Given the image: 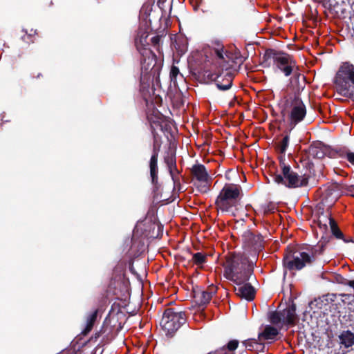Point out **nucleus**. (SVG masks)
<instances>
[{
	"label": "nucleus",
	"mask_w": 354,
	"mask_h": 354,
	"mask_svg": "<svg viewBox=\"0 0 354 354\" xmlns=\"http://www.w3.org/2000/svg\"><path fill=\"white\" fill-rule=\"evenodd\" d=\"M270 59L273 61V65L286 77L290 76L295 68L297 69V63L293 57L283 51L267 49L262 57L261 64L265 67H269Z\"/></svg>",
	"instance_id": "nucleus-4"
},
{
	"label": "nucleus",
	"mask_w": 354,
	"mask_h": 354,
	"mask_svg": "<svg viewBox=\"0 0 354 354\" xmlns=\"http://www.w3.org/2000/svg\"><path fill=\"white\" fill-rule=\"evenodd\" d=\"M98 313H99V310L95 309L91 313L88 314V315L86 316V326H85L84 329L82 331V334L83 335L85 336V335H88L92 330V329L97 321Z\"/></svg>",
	"instance_id": "nucleus-20"
},
{
	"label": "nucleus",
	"mask_w": 354,
	"mask_h": 354,
	"mask_svg": "<svg viewBox=\"0 0 354 354\" xmlns=\"http://www.w3.org/2000/svg\"><path fill=\"white\" fill-rule=\"evenodd\" d=\"M278 160H279V165L280 169H283L285 167L290 166V165L286 162V153H279Z\"/></svg>",
	"instance_id": "nucleus-36"
},
{
	"label": "nucleus",
	"mask_w": 354,
	"mask_h": 354,
	"mask_svg": "<svg viewBox=\"0 0 354 354\" xmlns=\"http://www.w3.org/2000/svg\"><path fill=\"white\" fill-rule=\"evenodd\" d=\"M272 178L275 183L283 185L288 189L302 187L308 183V178L297 174L290 165L281 169V174L274 173Z\"/></svg>",
	"instance_id": "nucleus-9"
},
{
	"label": "nucleus",
	"mask_w": 354,
	"mask_h": 354,
	"mask_svg": "<svg viewBox=\"0 0 354 354\" xmlns=\"http://www.w3.org/2000/svg\"><path fill=\"white\" fill-rule=\"evenodd\" d=\"M162 228H163L162 226L158 225V231L161 230V233H162Z\"/></svg>",
	"instance_id": "nucleus-45"
},
{
	"label": "nucleus",
	"mask_w": 354,
	"mask_h": 354,
	"mask_svg": "<svg viewBox=\"0 0 354 354\" xmlns=\"http://www.w3.org/2000/svg\"><path fill=\"white\" fill-rule=\"evenodd\" d=\"M340 343L348 348L354 344V333L350 330L344 331L339 335Z\"/></svg>",
	"instance_id": "nucleus-28"
},
{
	"label": "nucleus",
	"mask_w": 354,
	"mask_h": 354,
	"mask_svg": "<svg viewBox=\"0 0 354 354\" xmlns=\"http://www.w3.org/2000/svg\"><path fill=\"white\" fill-rule=\"evenodd\" d=\"M335 151V149H331L321 142L310 145L306 150L308 157L318 159H322L326 156L330 158H336Z\"/></svg>",
	"instance_id": "nucleus-13"
},
{
	"label": "nucleus",
	"mask_w": 354,
	"mask_h": 354,
	"mask_svg": "<svg viewBox=\"0 0 354 354\" xmlns=\"http://www.w3.org/2000/svg\"><path fill=\"white\" fill-rule=\"evenodd\" d=\"M330 218H333L330 211H326V213L317 216L318 226L324 232H326L328 230V223L329 224Z\"/></svg>",
	"instance_id": "nucleus-27"
},
{
	"label": "nucleus",
	"mask_w": 354,
	"mask_h": 354,
	"mask_svg": "<svg viewBox=\"0 0 354 354\" xmlns=\"http://www.w3.org/2000/svg\"><path fill=\"white\" fill-rule=\"evenodd\" d=\"M215 54L218 58L217 62L221 71L217 73L207 71V77L209 80L215 82L216 87L220 91L229 90L232 86L235 73L241 63L237 66L232 54L228 51L224 52L223 47L215 49Z\"/></svg>",
	"instance_id": "nucleus-2"
},
{
	"label": "nucleus",
	"mask_w": 354,
	"mask_h": 354,
	"mask_svg": "<svg viewBox=\"0 0 354 354\" xmlns=\"http://www.w3.org/2000/svg\"><path fill=\"white\" fill-rule=\"evenodd\" d=\"M178 75H180L182 78H183V75L180 73L179 68L177 66L173 65L170 70L169 77L171 82H173L174 86H176L177 84Z\"/></svg>",
	"instance_id": "nucleus-34"
},
{
	"label": "nucleus",
	"mask_w": 354,
	"mask_h": 354,
	"mask_svg": "<svg viewBox=\"0 0 354 354\" xmlns=\"http://www.w3.org/2000/svg\"><path fill=\"white\" fill-rule=\"evenodd\" d=\"M343 189L345 190V192L347 194H349L351 196L354 197V185L343 186Z\"/></svg>",
	"instance_id": "nucleus-40"
},
{
	"label": "nucleus",
	"mask_w": 354,
	"mask_h": 354,
	"mask_svg": "<svg viewBox=\"0 0 354 354\" xmlns=\"http://www.w3.org/2000/svg\"><path fill=\"white\" fill-rule=\"evenodd\" d=\"M321 196L320 198L328 203V205H332L335 203L341 193L343 192V185L337 183H328L320 188Z\"/></svg>",
	"instance_id": "nucleus-12"
},
{
	"label": "nucleus",
	"mask_w": 354,
	"mask_h": 354,
	"mask_svg": "<svg viewBox=\"0 0 354 354\" xmlns=\"http://www.w3.org/2000/svg\"><path fill=\"white\" fill-rule=\"evenodd\" d=\"M185 50L186 49L185 47L184 46L182 48H180L178 51L180 54H184L185 53Z\"/></svg>",
	"instance_id": "nucleus-43"
},
{
	"label": "nucleus",
	"mask_w": 354,
	"mask_h": 354,
	"mask_svg": "<svg viewBox=\"0 0 354 354\" xmlns=\"http://www.w3.org/2000/svg\"><path fill=\"white\" fill-rule=\"evenodd\" d=\"M217 287L212 284L206 290L199 286L193 288V297L195 303L198 306H205L207 304L212 296L216 293Z\"/></svg>",
	"instance_id": "nucleus-14"
},
{
	"label": "nucleus",
	"mask_w": 354,
	"mask_h": 354,
	"mask_svg": "<svg viewBox=\"0 0 354 354\" xmlns=\"http://www.w3.org/2000/svg\"><path fill=\"white\" fill-rule=\"evenodd\" d=\"M164 162L167 167H173L176 164V150L169 148L164 156Z\"/></svg>",
	"instance_id": "nucleus-29"
},
{
	"label": "nucleus",
	"mask_w": 354,
	"mask_h": 354,
	"mask_svg": "<svg viewBox=\"0 0 354 354\" xmlns=\"http://www.w3.org/2000/svg\"><path fill=\"white\" fill-rule=\"evenodd\" d=\"M300 87L289 93L285 100V108L290 110L289 120L291 129L301 122L306 115V108L301 98Z\"/></svg>",
	"instance_id": "nucleus-6"
},
{
	"label": "nucleus",
	"mask_w": 354,
	"mask_h": 354,
	"mask_svg": "<svg viewBox=\"0 0 354 354\" xmlns=\"http://www.w3.org/2000/svg\"><path fill=\"white\" fill-rule=\"evenodd\" d=\"M332 207V205H328V203H325V201L321 198L320 201L315 207V215L318 216L326 213V211H330Z\"/></svg>",
	"instance_id": "nucleus-32"
},
{
	"label": "nucleus",
	"mask_w": 354,
	"mask_h": 354,
	"mask_svg": "<svg viewBox=\"0 0 354 354\" xmlns=\"http://www.w3.org/2000/svg\"><path fill=\"white\" fill-rule=\"evenodd\" d=\"M291 129L288 131H286L285 135H282V139L275 144V147L279 153H283L286 152V150L289 146L290 142V133Z\"/></svg>",
	"instance_id": "nucleus-24"
},
{
	"label": "nucleus",
	"mask_w": 354,
	"mask_h": 354,
	"mask_svg": "<svg viewBox=\"0 0 354 354\" xmlns=\"http://www.w3.org/2000/svg\"><path fill=\"white\" fill-rule=\"evenodd\" d=\"M149 36V33L146 30L142 29L138 30V35L135 39V44L140 53L145 49H151L148 47L149 46V43L148 41Z\"/></svg>",
	"instance_id": "nucleus-17"
},
{
	"label": "nucleus",
	"mask_w": 354,
	"mask_h": 354,
	"mask_svg": "<svg viewBox=\"0 0 354 354\" xmlns=\"http://www.w3.org/2000/svg\"><path fill=\"white\" fill-rule=\"evenodd\" d=\"M153 136V150L152 155L151 156L149 167V173L151 182L153 186V192L155 194H158L159 192L161 184L158 182V159L159 152L160 151L161 148V141L158 135L152 131Z\"/></svg>",
	"instance_id": "nucleus-11"
},
{
	"label": "nucleus",
	"mask_w": 354,
	"mask_h": 354,
	"mask_svg": "<svg viewBox=\"0 0 354 354\" xmlns=\"http://www.w3.org/2000/svg\"><path fill=\"white\" fill-rule=\"evenodd\" d=\"M21 33V39L24 42L30 44L35 42L37 35V30L32 28L29 31L26 29H22Z\"/></svg>",
	"instance_id": "nucleus-26"
},
{
	"label": "nucleus",
	"mask_w": 354,
	"mask_h": 354,
	"mask_svg": "<svg viewBox=\"0 0 354 354\" xmlns=\"http://www.w3.org/2000/svg\"><path fill=\"white\" fill-rule=\"evenodd\" d=\"M328 237L322 236L317 245H308L302 249L306 251L297 250L288 247L283 258V266L289 270H301L304 267L311 266L317 257L323 254Z\"/></svg>",
	"instance_id": "nucleus-1"
},
{
	"label": "nucleus",
	"mask_w": 354,
	"mask_h": 354,
	"mask_svg": "<svg viewBox=\"0 0 354 354\" xmlns=\"http://www.w3.org/2000/svg\"><path fill=\"white\" fill-rule=\"evenodd\" d=\"M159 126H160V129H161L162 131H163V129H164L163 126H162V124H159Z\"/></svg>",
	"instance_id": "nucleus-47"
},
{
	"label": "nucleus",
	"mask_w": 354,
	"mask_h": 354,
	"mask_svg": "<svg viewBox=\"0 0 354 354\" xmlns=\"http://www.w3.org/2000/svg\"><path fill=\"white\" fill-rule=\"evenodd\" d=\"M160 39H161V36L160 35H156V36H153L152 37L151 39H150V41L152 44V45L157 49L158 50V48H159V44H160Z\"/></svg>",
	"instance_id": "nucleus-38"
},
{
	"label": "nucleus",
	"mask_w": 354,
	"mask_h": 354,
	"mask_svg": "<svg viewBox=\"0 0 354 354\" xmlns=\"http://www.w3.org/2000/svg\"><path fill=\"white\" fill-rule=\"evenodd\" d=\"M207 354H230V353H227L225 351V348H220L214 352H209Z\"/></svg>",
	"instance_id": "nucleus-42"
},
{
	"label": "nucleus",
	"mask_w": 354,
	"mask_h": 354,
	"mask_svg": "<svg viewBox=\"0 0 354 354\" xmlns=\"http://www.w3.org/2000/svg\"><path fill=\"white\" fill-rule=\"evenodd\" d=\"M207 261V255L203 252H196L193 254L192 262L194 265L197 266L198 268H202L203 265Z\"/></svg>",
	"instance_id": "nucleus-30"
},
{
	"label": "nucleus",
	"mask_w": 354,
	"mask_h": 354,
	"mask_svg": "<svg viewBox=\"0 0 354 354\" xmlns=\"http://www.w3.org/2000/svg\"><path fill=\"white\" fill-rule=\"evenodd\" d=\"M242 237L244 242L255 250L260 251L264 248L263 236L260 233L256 234L248 230L243 232Z\"/></svg>",
	"instance_id": "nucleus-15"
},
{
	"label": "nucleus",
	"mask_w": 354,
	"mask_h": 354,
	"mask_svg": "<svg viewBox=\"0 0 354 354\" xmlns=\"http://www.w3.org/2000/svg\"><path fill=\"white\" fill-rule=\"evenodd\" d=\"M223 266L224 277L237 285L248 281L254 272L252 262L241 253H229L225 257Z\"/></svg>",
	"instance_id": "nucleus-3"
},
{
	"label": "nucleus",
	"mask_w": 354,
	"mask_h": 354,
	"mask_svg": "<svg viewBox=\"0 0 354 354\" xmlns=\"http://www.w3.org/2000/svg\"><path fill=\"white\" fill-rule=\"evenodd\" d=\"M283 315V323L288 325L294 326L297 320L296 315V304L292 301L286 308L282 310Z\"/></svg>",
	"instance_id": "nucleus-18"
},
{
	"label": "nucleus",
	"mask_w": 354,
	"mask_h": 354,
	"mask_svg": "<svg viewBox=\"0 0 354 354\" xmlns=\"http://www.w3.org/2000/svg\"><path fill=\"white\" fill-rule=\"evenodd\" d=\"M42 77V74L39 73L35 77L38 79Z\"/></svg>",
	"instance_id": "nucleus-44"
},
{
	"label": "nucleus",
	"mask_w": 354,
	"mask_h": 354,
	"mask_svg": "<svg viewBox=\"0 0 354 354\" xmlns=\"http://www.w3.org/2000/svg\"><path fill=\"white\" fill-rule=\"evenodd\" d=\"M279 334L278 330L271 326H266L264 330L259 334V340L263 339H274Z\"/></svg>",
	"instance_id": "nucleus-25"
},
{
	"label": "nucleus",
	"mask_w": 354,
	"mask_h": 354,
	"mask_svg": "<svg viewBox=\"0 0 354 354\" xmlns=\"http://www.w3.org/2000/svg\"><path fill=\"white\" fill-rule=\"evenodd\" d=\"M270 322L274 325L280 324L281 322L283 323V315L282 310L272 312L269 316Z\"/></svg>",
	"instance_id": "nucleus-33"
},
{
	"label": "nucleus",
	"mask_w": 354,
	"mask_h": 354,
	"mask_svg": "<svg viewBox=\"0 0 354 354\" xmlns=\"http://www.w3.org/2000/svg\"><path fill=\"white\" fill-rule=\"evenodd\" d=\"M336 158H346L351 165H354V152L351 151L347 147L335 148Z\"/></svg>",
	"instance_id": "nucleus-22"
},
{
	"label": "nucleus",
	"mask_w": 354,
	"mask_h": 354,
	"mask_svg": "<svg viewBox=\"0 0 354 354\" xmlns=\"http://www.w3.org/2000/svg\"><path fill=\"white\" fill-rule=\"evenodd\" d=\"M342 297H350V295H347V294H343L342 295Z\"/></svg>",
	"instance_id": "nucleus-46"
},
{
	"label": "nucleus",
	"mask_w": 354,
	"mask_h": 354,
	"mask_svg": "<svg viewBox=\"0 0 354 354\" xmlns=\"http://www.w3.org/2000/svg\"><path fill=\"white\" fill-rule=\"evenodd\" d=\"M329 226L330 228L331 234L335 238H336L337 239L343 240L345 243H348L351 241V240L345 239L343 232L340 230L337 222L334 218L329 219Z\"/></svg>",
	"instance_id": "nucleus-23"
},
{
	"label": "nucleus",
	"mask_w": 354,
	"mask_h": 354,
	"mask_svg": "<svg viewBox=\"0 0 354 354\" xmlns=\"http://www.w3.org/2000/svg\"><path fill=\"white\" fill-rule=\"evenodd\" d=\"M293 75L292 77L291 78V82H298L299 78L301 77L304 80L305 79V77L304 75H301L300 73L299 72V68H295L293 73H292Z\"/></svg>",
	"instance_id": "nucleus-37"
},
{
	"label": "nucleus",
	"mask_w": 354,
	"mask_h": 354,
	"mask_svg": "<svg viewBox=\"0 0 354 354\" xmlns=\"http://www.w3.org/2000/svg\"><path fill=\"white\" fill-rule=\"evenodd\" d=\"M140 54L141 75L152 81L158 82L162 61H158L151 49H145Z\"/></svg>",
	"instance_id": "nucleus-7"
},
{
	"label": "nucleus",
	"mask_w": 354,
	"mask_h": 354,
	"mask_svg": "<svg viewBox=\"0 0 354 354\" xmlns=\"http://www.w3.org/2000/svg\"><path fill=\"white\" fill-rule=\"evenodd\" d=\"M335 84L339 95L354 101V65L344 63L336 73Z\"/></svg>",
	"instance_id": "nucleus-5"
},
{
	"label": "nucleus",
	"mask_w": 354,
	"mask_h": 354,
	"mask_svg": "<svg viewBox=\"0 0 354 354\" xmlns=\"http://www.w3.org/2000/svg\"><path fill=\"white\" fill-rule=\"evenodd\" d=\"M186 322L185 313L169 308L165 310L160 324L166 335L172 337Z\"/></svg>",
	"instance_id": "nucleus-10"
},
{
	"label": "nucleus",
	"mask_w": 354,
	"mask_h": 354,
	"mask_svg": "<svg viewBox=\"0 0 354 354\" xmlns=\"http://www.w3.org/2000/svg\"><path fill=\"white\" fill-rule=\"evenodd\" d=\"M192 176L196 178L198 181L207 182L209 175L206 171V168L203 165L196 164L194 165L191 170Z\"/></svg>",
	"instance_id": "nucleus-19"
},
{
	"label": "nucleus",
	"mask_w": 354,
	"mask_h": 354,
	"mask_svg": "<svg viewBox=\"0 0 354 354\" xmlns=\"http://www.w3.org/2000/svg\"><path fill=\"white\" fill-rule=\"evenodd\" d=\"M239 286L238 288H234L236 295L247 301H252L255 297L256 290L251 283L247 281Z\"/></svg>",
	"instance_id": "nucleus-16"
},
{
	"label": "nucleus",
	"mask_w": 354,
	"mask_h": 354,
	"mask_svg": "<svg viewBox=\"0 0 354 354\" xmlns=\"http://www.w3.org/2000/svg\"><path fill=\"white\" fill-rule=\"evenodd\" d=\"M341 283L345 286H349L350 288L354 290V279L348 280L346 279H344V281H342Z\"/></svg>",
	"instance_id": "nucleus-41"
},
{
	"label": "nucleus",
	"mask_w": 354,
	"mask_h": 354,
	"mask_svg": "<svg viewBox=\"0 0 354 354\" xmlns=\"http://www.w3.org/2000/svg\"><path fill=\"white\" fill-rule=\"evenodd\" d=\"M167 169L174 182V187L176 186L178 187V189L180 190L181 185L179 180V175L180 172L177 169L176 164L173 167L171 166V167H168Z\"/></svg>",
	"instance_id": "nucleus-31"
},
{
	"label": "nucleus",
	"mask_w": 354,
	"mask_h": 354,
	"mask_svg": "<svg viewBox=\"0 0 354 354\" xmlns=\"http://www.w3.org/2000/svg\"><path fill=\"white\" fill-rule=\"evenodd\" d=\"M241 187L238 185L226 184L215 201V205L222 212H230L239 203Z\"/></svg>",
	"instance_id": "nucleus-8"
},
{
	"label": "nucleus",
	"mask_w": 354,
	"mask_h": 354,
	"mask_svg": "<svg viewBox=\"0 0 354 354\" xmlns=\"http://www.w3.org/2000/svg\"><path fill=\"white\" fill-rule=\"evenodd\" d=\"M242 343L248 350L254 351L256 353L264 352L266 348L263 343L259 342L255 339H248L243 341Z\"/></svg>",
	"instance_id": "nucleus-21"
},
{
	"label": "nucleus",
	"mask_w": 354,
	"mask_h": 354,
	"mask_svg": "<svg viewBox=\"0 0 354 354\" xmlns=\"http://www.w3.org/2000/svg\"><path fill=\"white\" fill-rule=\"evenodd\" d=\"M281 113L283 114V115L284 116V111H281Z\"/></svg>",
	"instance_id": "nucleus-48"
},
{
	"label": "nucleus",
	"mask_w": 354,
	"mask_h": 354,
	"mask_svg": "<svg viewBox=\"0 0 354 354\" xmlns=\"http://www.w3.org/2000/svg\"><path fill=\"white\" fill-rule=\"evenodd\" d=\"M104 333V327L102 326L101 328V329L96 332L95 334H93L91 338H90V341L91 342H97V340L98 339V338L102 335V334H103Z\"/></svg>",
	"instance_id": "nucleus-39"
},
{
	"label": "nucleus",
	"mask_w": 354,
	"mask_h": 354,
	"mask_svg": "<svg viewBox=\"0 0 354 354\" xmlns=\"http://www.w3.org/2000/svg\"><path fill=\"white\" fill-rule=\"evenodd\" d=\"M239 344V342L236 339L230 340L227 344V345L223 346L222 348H225V350L227 353L233 354V353H232V352L235 351L237 348Z\"/></svg>",
	"instance_id": "nucleus-35"
}]
</instances>
